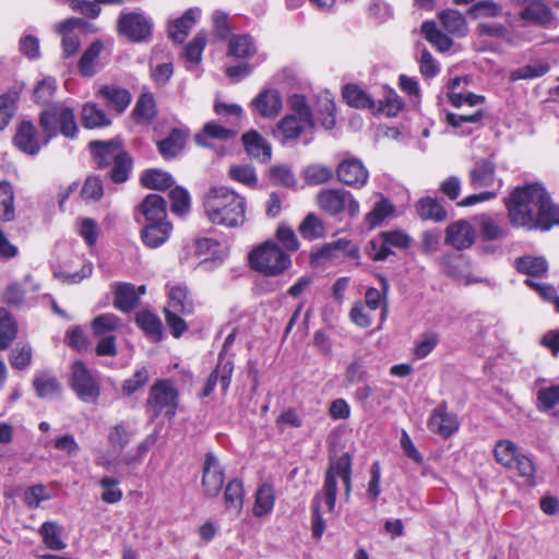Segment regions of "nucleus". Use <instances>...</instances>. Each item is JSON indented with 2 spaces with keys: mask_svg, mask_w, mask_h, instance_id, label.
Listing matches in <instances>:
<instances>
[{
  "mask_svg": "<svg viewBox=\"0 0 559 559\" xmlns=\"http://www.w3.org/2000/svg\"><path fill=\"white\" fill-rule=\"evenodd\" d=\"M503 203L513 227L547 233L559 226V204L540 181L514 187L503 198Z\"/></svg>",
  "mask_w": 559,
  "mask_h": 559,
  "instance_id": "nucleus-1",
  "label": "nucleus"
},
{
  "mask_svg": "<svg viewBox=\"0 0 559 559\" xmlns=\"http://www.w3.org/2000/svg\"><path fill=\"white\" fill-rule=\"evenodd\" d=\"M246 206V199L225 186L211 187L203 198V209L207 219L228 228H235L245 223Z\"/></svg>",
  "mask_w": 559,
  "mask_h": 559,
  "instance_id": "nucleus-2",
  "label": "nucleus"
},
{
  "mask_svg": "<svg viewBox=\"0 0 559 559\" xmlns=\"http://www.w3.org/2000/svg\"><path fill=\"white\" fill-rule=\"evenodd\" d=\"M38 124L43 131V145H48L59 134L69 140L76 139L79 134L74 109L61 102L43 108L38 115Z\"/></svg>",
  "mask_w": 559,
  "mask_h": 559,
  "instance_id": "nucleus-3",
  "label": "nucleus"
},
{
  "mask_svg": "<svg viewBox=\"0 0 559 559\" xmlns=\"http://www.w3.org/2000/svg\"><path fill=\"white\" fill-rule=\"evenodd\" d=\"M180 405V393L171 379H157L150 388L145 402V413L150 423L160 415L173 420Z\"/></svg>",
  "mask_w": 559,
  "mask_h": 559,
  "instance_id": "nucleus-4",
  "label": "nucleus"
},
{
  "mask_svg": "<svg viewBox=\"0 0 559 559\" xmlns=\"http://www.w3.org/2000/svg\"><path fill=\"white\" fill-rule=\"evenodd\" d=\"M248 262L251 270L266 277L280 276L292 266L290 255L271 239L252 249Z\"/></svg>",
  "mask_w": 559,
  "mask_h": 559,
  "instance_id": "nucleus-5",
  "label": "nucleus"
},
{
  "mask_svg": "<svg viewBox=\"0 0 559 559\" xmlns=\"http://www.w3.org/2000/svg\"><path fill=\"white\" fill-rule=\"evenodd\" d=\"M353 457L348 452H343L336 457H330L329 467L324 473L323 493L324 502L330 512H333L337 496V477L344 485L345 496L352 492Z\"/></svg>",
  "mask_w": 559,
  "mask_h": 559,
  "instance_id": "nucleus-6",
  "label": "nucleus"
},
{
  "mask_svg": "<svg viewBox=\"0 0 559 559\" xmlns=\"http://www.w3.org/2000/svg\"><path fill=\"white\" fill-rule=\"evenodd\" d=\"M318 206L329 216H338L346 212L350 218L359 214V202L345 189H322L317 197Z\"/></svg>",
  "mask_w": 559,
  "mask_h": 559,
  "instance_id": "nucleus-7",
  "label": "nucleus"
},
{
  "mask_svg": "<svg viewBox=\"0 0 559 559\" xmlns=\"http://www.w3.org/2000/svg\"><path fill=\"white\" fill-rule=\"evenodd\" d=\"M69 385L84 403H95L100 395V385L86 364L76 359L71 364Z\"/></svg>",
  "mask_w": 559,
  "mask_h": 559,
  "instance_id": "nucleus-8",
  "label": "nucleus"
},
{
  "mask_svg": "<svg viewBox=\"0 0 559 559\" xmlns=\"http://www.w3.org/2000/svg\"><path fill=\"white\" fill-rule=\"evenodd\" d=\"M225 483V468L213 451H207L202 465L201 488L205 499L217 498Z\"/></svg>",
  "mask_w": 559,
  "mask_h": 559,
  "instance_id": "nucleus-9",
  "label": "nucleus"
},
{
  "mask_svg": "<svg viewBox=\"0 0 559 559\" xmlns=\"http://www.w3.org/2000/svg\"><path fill=\"white\" fill-rule=\"evenodd\" d=\"M117 29L120 35L132 43L148 41L153 33V23L143 13L122 12L117 22Z\"/></svg>",
  "mask_w": 559,
  "mask_h": 559,
  "instance_id": "nucleus-10",
  "label": "nucleus"
},
{
  "mask_svg": "<svg viewBox=\"0 0 559 559\" xmlns=\"http://www.w3.org/2000/svg\"><path fill=\"white\" fill-rule=\"evenodd\" d=\"M133 217L136 224L168 219L165 198L157 193L145 195L135 206Z\"/></svg>",
  "mask_w": 559,
  "mask_h": 559,
  "instance_id": "nucleus-11",
  "label": "nucleus"
},
{
  "mask_svg": "<svg viewBox=\"0 0 559 559\" xmlns=\"http://www.w3.org/2000/svg\"><path fill=\"white\" fill-rule=\"evenodd\" d=\"M336 178L345 186L360 189L369 179V171L361 159L348 157L343 159L336 167Z\"/></svg>",
  "mask_w": 559,
  "mask_h": 559,
  "instance_id": "nucleus-12",
  "label": "nucleus"
},
{
  "mask_svg": "<svg viewBox=\"0 0 559 559\" xmlns=\"http://www.w3.org/2000/svg\"><path fill=\"white\" fill-rule=\"evenodd\" d=\"M427 428L432 433L448 439L460 429V423L455 414L448 412V404L443 401L432 409L427 420Z\"/></svg>",
  "mask_w": 559,
  "mask_h": 559,
  "instance_id": "nucleus-13",
  "label": "nucleus"
},
{
  "mask_svg": "<svg viewBox=\"0 0 559 559\" xmlns=\"http://www.w3.org/2000/svg\"><path fill=\"white\" fill-rule=\"evenodd\" d=\"M495 154L488 157L473 158V167L468 171V183L473 189L489 188L496 180Z\"/></svg>",
  "mask_w": 559,
  "mask_h": 559,
  "instance_id": "nucleus-14",
  "label": "nucleus"
},
{
  "mask_svg": "<svg viewBox=\"0 0 559 559\" xmlns=\"http://www.w3.org/2000/svg\"><path fill=\"white\" fill-rule=\"evenodd\" d=\"M12 144L20 152L29 156H36L44 146L43 142L40 143L38 140L36 127L31 120H23L17 124Z\"/></svg>",
  "mask_w": 559,
  "mask_h": 559,
  "instance_id": "nucleus-15",
  "label": "nucleus"
},
{
  "mask_svg": "<svg viewBox=\"0 0 559 559\" xmlns=\"http://www.w3.org/2000/svg\"><path fill=\"white\" fill-rule=\"evenodd\" d=\"M139 225L141 226V240L151 249H156L164 245L169 239L173 231V224L168 219Z\"/></svg>",
  "mask_w": 559,
  "mask_h": 559,
  "instance_id": "nucleus-16",
  "label": "nucleus"
},
{
  "mask_svg": "<svg viewBox=\"0 0 559 559\" xmlns=\"http://www.w3.org/2000/svg\"><path fill=\"white\" fill-rule=\"evenodd\" d=\"M88 147L98 169L107 168L114 162L116 154L120 151H124L123 140L120 136L112 138L108 141H91Z\"/></svg>",
  "mask_w": 559,
  "mask_h": 559,
  "instance_id": "nucleus-17",
  "label": "nucleus"
},
{
  "mask_svg": "<svg viewBox=\"0 0 559 559\" xmlns=\"http://www.w3.org/2000/svg\"><path fill=\"white\" fill-rule=\"evenodd\" d=\"M444 242L459 251L467 249L475 242V230L467 221L460 219L445 228Z\"/></svg>",
  "mask_w": 559,
  "mask_h": 559,
  "instance_id": "nucleus-18",
  "label": "nucleus"
},
{
  "mask_svg": "<svg viewBox=\"0 0 559 559\" xmlns=\"http://www.w3.org/2000/svg\"><path fill=\"white\" fill-rule=\"evenodd\" d=\"M194 250L199 257L210 254L209 259L201 261V266H206L211 262L222 264L228 255V245L212 237L198 238L194 242Z\"/></svg>",
  "mask_w": 559,
  "mask_h": 559,
  "instance_id": "nucleus-19",
  "label": "nucleus"
},
{
  "mask_svg": "<svg viewBox=\"0 0 559 559\" xmlns=\"http://www.w3.org/2000/svg\"><path fill=\"white\" fill-rule=\"evenodd\" d=\"M251 106L263 118H275L283 108L280 92L275 88L262 90L251 102Z\"/></svg>",
  "mask_w": 559,
  "mask_h": 559,
  "instance_id": "nucleus-20",
  "label": "nucleus"
},
{
  "mask_svg": "<svg viewBox=\"0 0 559 559\" xmlns=\"http://www.w3.org/2000/svg\"><path fill=\"white\" fill-rule=\"evenodd\" d=\"M188 132L186 130L175 127L166 138L157 141V151L165 160L175 159L185 150Z\"/></svg>",
  "mask_w": 559,
  "mask_h": 559,
  "instance_id": "nucleus-21",
  "label": "nucleus"
},
{
  "mask_svg": "<svg viewBox=\"0 0 559 559\" xmlns=\"http://www.w3.org/2000/svg\"><path fill=\"white\" fill-rule=\"evenodd\" d=\"M243 148L251 158L267 163L272 158L271 144L257 131L249 130L241 136Z\"/></svg>",
  "mask_w": 559,
  "mask_h": 559,
  "instance_id": "nucleus-22",
  "label": "nucleus"
},
{
  "mask_svg": "<svg viewBox=\"0 0 559 559\" xmlns=\"http://www.w3.org/2000/svg\"><path fill=\"white\" fill-rule=\"evenodd\" d=\"M200 16L201 10L199 8H189L180 17L169 22L167 28L168 37L176 44L183 43Z\"/></svg>",
  "mask_w": 559,
  "mask_h": 559,
  "instance_id": "nucleus-23",
  "label": "nucleus"
},
{
  "mask_svg": "<svg viewBox=\"0 0 559 559\" xmlns=\"http://www.w3.org/2000/svg\"><path fill=\"white\" fill-rule=\"evenodd\" d=\"M157 114L153 94L150 92L141 93L131 111L133 121L139 126H148L155 120Z\"/></svg>",
  "mask_w": 559,
  "mask_h": 559,
  "instance_id": "nucleus-24",
  "label": "nucleus"
},
{
  "mask_svg": "<svg viewBox=\"0 0 559 559\" xmlns=\"http://www.w3.org/2000/svg\"><path fill=\"white\" fill-rule=\"evenodd\" d=\"M520 17L547 28H555L558 25L557 16L545 3H531L526 5L520 12Z\"/></svg>",
  "mask_w": 559,
  "mask_h": 559,
  "instance_id": "nucleus-25",
  "label": "nucleus"
},
{
  "mask_svg": "<svg viewBox=\"0 0 559 559\" xmlns=\"http://www.w3.org/2000/svg\"><path fill=\"white\" fill-rule=\"evenodd\" d=\"M415 211L421 221L441 223L448 218V212L437 197H421L415 203Z\"/></svg>",
  "mask_w": 559,
  "mask_h": 559,
  "instance_id": "nucleus-26",
  "label": "nucleus"
},
{
  "mask_svg": "<svg viewBox=\"0 0 559 559\" xmlns=\"http://www.w3.org/2000/svg\"><path fill=\"white\" fill-rule=\"evenodd\" d=\"M134 323L153 342H160L164 337L160 318L151 310H140L134 316Z\"/></svg>",
  "mask_w": 559,
  "mask_h": 559,
  "instance_id": "nucleus-27",
  "label": "nucleus"
},
{
  "mask_svg": "<svg viewBox=\"0 0 559 559\" xmlns=\"http://www.w3.org/2000/svg\"><path fill=\"white\" fill-rule=\"evenodd\" d=\"M140 301L135 286L127 282L116 283L114 290V307L123 313L131 312Z\"/></svg>",
  "mask_w": 559,
  "mask_h": 559,
  "instance_id": "nucleus-28",
  "label": "nucleus"
},
{
  "mask_svg": "<svg viewBox=\"0 0 559 559\" xmlns=\"http://www.w3.org/2000/svg\"><path fill=\"white\" fill-rule=\"evenodd\" d=\"M237 135V131L231 128H226L215 121L206 122L201 132L194 135V142L203 147H212L209 139L228 141Z\"/></svg>",
  "mask_w": 559,
  "mask_h": 559,
  "instance_id": "nucleus-29",
  "label": "nucleus"
},
{
  "mask_svg": "<svg viewBox=\"0 0 559 559\" xmlns=\"http://www.w3.org/2000/svg\"><path fill=\"white\" fill-rule=\"evenodd\" d=\"M140 185L150 190L166 191L175 186V179L166 170L147 168L140 175Z\"/></svg>",
  "mask_w": 559,
  "mask_h": 559,
  "instance_id": "nucleus-30",
  "label": "nucleus"
},
{
  "mask_svg": "<svg viewBox=\"0 0 559 559\" xmlns=\"http://www.w3.org/2000/svg\"><path fill=\"white\" fill-rule=\"evenodd\" d=\"M376 277L381 286V290L376 287H369L365 294V301L370 310H377L383 304L381 308V318L383 320L388 313L386 296L390 284L386 276L381 273L377 274Z\"/></svg>",
  "mask_w": 559,
  "mask_h": 559,
  "instance_id": "nucleus-31",
  "label": "nucleus"
},
{
  "mask_svg": "<svg viewBox=\"0 0 559 559\" xmlns=\"http://www.w3.org/2000/svg\"><path fill=\"white\" fill-rule=\"evenodd\" d=\"M342 96L348 106L357 109H376V100L365 90L355 83L342 87Z\"/></svg>",
  "mask_w": 559,
  "mask_h": 559,
  "instance_id": "nucleus-32",
  "label": "nucleus"
},
{
  "mask_svg": "<svg viewBox=\"0 0 559 559\" xmlns=\"http://www.w3.org/2000/svg\"><path fill=\"white\" fill-rule=\"evenodd\" d=\"M97 94L112 105L119 114H122L132 100V95L129 90L115 84L103 85Z\"/></svg>",
  "mask_w": 559,
  "mask_h": 559,
  "instance_id": "nucleus-33",
  "label": "nucleus"
},
{
  "mask_svg": "<svg viewBox=\"0 0 559 559\" xmlns=\"http://www.w3.org/2000/svg\"><path fill=\"white\" fill-rule=\"evenodd\" d=\"M305 126L296 115H285L276 124L274 135L281 138V143L296 141L304 132Z\"/></svg>",
  "mask_w": 559,
  "mask_h": 559,
  "instance_id": "nucleus-34",
  "label": "nucleus"
},
{
  "mask_svg": "<svg viewBox=\"0 0 559 559\" xmlns=\"http://www.w3.org/2000/svg\"><path fill=\"white\" fill-rule=\"evenodd\" d=\"M515 270L531 277H544L548 273V262L544 257L522 255L514 261Z\"/></svg>",
  "mask_w": 559,
  "mask_h": 559,
  "instance_id": "nucleus-35",
  "label": "nucleus"
},
{
  "mask_svg": "<svg viewBox=\"0 0 559 559\" xmlns=\"http://www.w3.org/2000/svg\"><path fill=\"white\" fill-rule=\"evenodd\" d=\"M81 122L83 128L92 130L110 126L111 119L97 104L90 102L82 107Z\"/></svg>",
  "mask_w": 559,
  "mask_h": 559,
  "instance_id": "nucleus-36",
  "label": "nucleus"
},
{
  "mask_svg": "<svg viewBox=\"0 0 559 559\" xmlns=\"http://www.w3.org/2000/svg\"><path fill=\"white\" fill-rule=\"evenodd\" d=\"M439 19L448 33L456 37H464L467 34V22L460 11L445 9L440 12Z\"/></svg>",
  "mask_w": 559,
  "mask_h": 559,
  "instance_id": "nucleus-37",
  "label": "nucleus"
},
{
  "mask_svg": "<svg viewBox=\"0 0 559 559\" xmlns=\"http://www.w3.org/2000/svg\"><path fill=\"white\" fill-rule=\"evenodd\" d=\"M104 49V44L100 39H95L82 53L78 68L79 72L84 78H92L95 75V62Z\"/></svg>",
  "mask_w": 559,
  "mask_h": 559,
  "instance_id": "nucleus-38",
  "label": "nucleus"
},
{
  "mask_svg": "<svg viewBox=\"0 0 559 559\" xmlns=\"http://www.w3.org/2000/svg\"><path fill=\"white\" fill-rule=\"evenodd\" d=\"M112 167L108 173L110 180L115 183H123L128 181L132 167L133 159L127 151H120L116 154L112 162Z\"/></svg>",
  "mask_w": 559,
  "mask_h": 559,
  "instance_id": "nucleus-39",
  "label": "nucleus"
},
{
  "mask_svg": "<svg viewBox=\"0 0 559 559\" xmlns=\"http://www.w3.org/2000/svg\"><path fill=\"white\" fill-rule=\"evenodd\" d=\"M267 177L273 186L283 187L293 191L298 190V181L293 168L285 164L270 167Z\"/></svg>",
  "mask_w": 559,
  "mask_h": 559,
  "instance_id": "nucleus-40",
  "label": "nucleus"
},
{
  "mask_svg": "<svg viewBox=\"0 0 559 559\" xmlns=\"http://www.w3.org/2000/svg\"><path fill=\"white\" fill-rule=\"evenodd\" d=\"M275 503L274 487L270 483H263L255 491L253 514L262 518L272 512Z\"/></svg>",
  "mask_w": 559,
  "mask_h": 559,
  "instance_id": "nucleus-41",
  "label": "nucleus"
},
{
  "mask_svg": "<svg viewBox=\"0 0 559 559\" xmlns=\"http://www.w3.org/2000/svg\"><path fill=\"white\" fill-rule=\"evenodd\" d=\"M245 488L240 478L230 479L224 490V502L227 510H235L239 513L243 508Z\"/></svg>",
  "mask_w": 559,
  "mask_h": 559,
  "instance_id": "nucleus-42",
  "label": "nucleus"
},
{
  "mask_svg": "<svg viewBox=\"0 0 559 559\" xmlns=\"http://www.w3.org/2000/svg\"><path fill=\"white\" fill-rule=\"evenodd\" d=\"M442 272L450 277L460 278L463 276L468 266L465 254L460 252H451L439 258Z\"/></svg>",
  "mask_w": 559,
  "mask_h": 559,
  "instance_id": "nucleus-43",
  "label": "nucleus"
},
{
  "mask_svg": "<svg viewBox=\"0 0 559 559\" xmlns=\"http://www.w3.org/2000/svg\"><path fill=\"white\" fill-rule=\"evenodd\" d=\"M257 52L254 39L249 34L233 35L228 43V56L245 59Z\"/></svg>",
  "mask_w": 559,
  "mask_h": 559,
  "instance_id": "nucleus-44",
  "label": "nucleus"
},
{
  "mask_svg": "<svg viewBox=\"0 0 559 559\" xmlns=\"http://www.w3.org/2000/svg\"><path fill=\"white\" fill-rule=\"evenodd\" d=\"M287 104L289 109L294 112L293 115H296L308 128H314L316 120L313 112L304 94H292L287 99Z\"/></svg>",
  "mask_w": 559,
  "mask_h": 559,
  "instance_id": "nucleus-45",
  "label": "nucleus"
},
{
  "mask_svg": "<svg viewBox=\"0 0 559 559\" xmlns=\"http://www.w3.org/2000/svg\"><path fill=\"white\" fill-rule=\"evenodd\" d=\"M63 527L55 522H44L39 527L45 546L50 550H62L67 544L62 540Z\"/></svg>",
  "mask_w": 559,
  "mask_h": 559,
  "instance_id": "nucleus-46",
  "label": "nucleus"
},
{
  "mask_svg": "<svg viewBox=\"0 0 559 559\" xmlns=\"http://www.w3.org/2000/svg\"><path fill=\"white\" fill-rule=\"evenodd\" d=\"M188 289L183 285H175L168 292V308L180 312L182 316L191 314L193 305L187 300Z\"/></svg>",
  "mask_w": 559,
  "mask_h": 559,
  "instance_id": "nucleus-47",
  "label": "nucleus"
},
{
  "mask_svg": "<svg viewBox=\"0 0 559 559\" xmlns=\"http://www.w3.org/2000/svg\"><path fill=\"white\" fill-rule=\"evenodd\" d=\"M170 211L177 216H185L191 211V195L182 186H175L169 191Z\"/></svg>",
  "mask_w": 559,
  "mask_h": 559,
  "instance_id": "nucleus-48",
  "label": "nucleus"
},
{
  "mask_svg": "<svg viewBox=\"0 0 559 559\" xmlns=\"http://www.w3.org/2000/svg\"><path fill=\"white\" fill-rule=\"evenodd\" d=\"M33 388L39 399H47L61 392L58 379L47 373L36 374L33 379Z\"/></svg>",
  "mask_w": 559,
  "mask_h": 559,
  "instance_id": "nucleus-49",
  "label": "nucleus"
},
{
  "mask_svg": "<svg viewBox=\"0 0 559 559\" xmlns=\"http://www.w3.org/2000/svg\"><path fill=\"white\" fill-rule=\"evenodd\" d=\"M15 218L14 193L12 185L7 181H0V219L2 222H12Z\"/></svg>",
  "mask_w": 559,
  "mask_h": 559,
  "instance_id": "nucleus-50",
  "label": "nucleus"
},
{
  "mask_svg": "<svg viewBox=\"0 0 559 559\" xmlns=\"http://www.w3.org/2000/svg\"><path fill=\"white\" fill-rule=\"evenodd\" d=\"M57 91V81L53 76H46L38 81L33 92V100L37 105L47 108L48 105L52 104V98Z\"/></svg>",
  "mask_w": 559,
  "mask_h": 559,
  "instance_id": "nucleus-51",
  "label": "nucleus"
},
{
  "mask_svg": "<svg viewBox=\"0 0 559 559\" xmlns=\"http://www.w3.org/2000/svg\"><path fill=\"white\" fill-rule=\"evenodd\" d=\"M19 91H9L0 95V131L4 130L16 112Z\"/></svg>",
  "mask_w": 559,
  "mask_h": 559,
  "instance_id": "nucleus-52",
  "label": "nucleus"
},
{
  "mask_svg": "<svg viewBox=\"0 0 559 559\" xmlns=\"http://www.w3.org/2000/svg\"><path fill=\"white\" fill-rule=\"evenodd\" d=\"M302 177L308 186H319L329 182L334 177L331 167L321 164H310L302 170Z\"/></svg>",
  "mask_w": 559,
  "mask_h": 559,
  "instance_id": "nucleus-53",
  "label": "nucleus"
},
{
  "mask_svg": "<svg viewBox=\"0 0 559 559\" xmlns=\"http://www.w3.org/2000/svg\"><path fill=\"white\" fill-rule=\"evenodd\" d=\"M395 212L394 204L386 198L377 201L365 216L370 228L380 226L383 221Z\"/></svg>",
  "mask_w": 559,
  "mask_h": 559,
  "instance_id": "nucleus-54",
  "label": "nucleus"
},
{
  "mask_svg": "<svg viewBox=\"0 0 559 559\" xmlns=\"http://www.w3.org/2000/svg\"><path fill=\"white\" fill-rule=\"evenodd\" d=\"M119 326L120 318L111 312L98 314L91 322L94 336H108V333L118 330Z\"/></svg>",
  "mask_w": 559,
  "mask_h": 559,
  "instance_id": "nucleus-55",
  "label": "nucleus"
},
{
  "mask_svg": "<svg viewBox=\"0 0 559 559\" xmlns=\"http://www.w3.org/2000/svg\"><path fill=\"white\" fill-rule=\"evenodd\" d=\"M521 452L510 440H499L493 449L496 461L504 467L511 468Z\"/></svg>",
  "mask_w": 559,
  "mask_h": 559,
  "instance_id": "nucleus-56",
  "label": "nucleus"
},
{
  "mask_svg": "<svg viewBox=\"0 0 559 559\" xmlns=\"http://www.w3.org/2000/svg\"><path fill=\"white\" fill-rule=\"evenodd\" d=\"M121 483L120 478L104 476L99 479L98 485L103 489L100 499L107 504H115L122 500L123 492L118 487Z\"/></svg>",
  "mask_w": 559,
  "mask_h": 559,
  "instance_id": "nucleus-57",
  "label": "nucleus"
},
{
  "mask_svg": "<svg viewBox=\"0 0 559 559\" xmlns=\"http://www.w3.org/2000/svg\"><path fill=\"white\" fill-rule=\"evenodd\" d=\"M299 233L304 239L311 241L324 237L325 227L314 213H309L301 222Z\"/></svg>",
  "mask_w": 559,
  "mask_h": 559,
  "instance_id": "nucleus-58",
  "label": "nucleus"
},
{
  "mask_svg": "<svg viewBox=\"0 0 559 559\" xmlns=\"http://www.w3.org/2000/svg\"><path fill=\"white\" fill-rule=\"evenodd\" d=\"M404 106V102L396 92L393 88L388 87L384 99L380 100L379 105L376 104V109L372 112H384L388 117H395L403 110Z\"/></svg>",
  "mask_w": 559,
  "mask_h": 559,
  "instance_id": "nucleus-59",
  "label": "nucleus"
},
{
  "mask_svg": "<svg viewBox=\"0 0 559 559\" xmlns=\"http://www.w3.org/2000/svg\"><path fill=\"white\" fill-rule=\"evenodd\" d=\"M17 326L12 316L0 309V349H7L16 337Z\"/></svg>",
  "mask_w": 559,
  "mask_h": 559,
  "instance_id": "nucleus-60",
  "label": "nucleus"
},
{
  "mask_svg": "<svg viewBox=\"0 0 559 559\" xmlns=\"http://www.w3.org/2000/svg\"><path fill=\"white\" fill-rule=\"evenodd\" d=\"M440 342L439 335L433 331L425 332L415 341L413 356L416 359H424L431 354Z\"/></svg>",
  "mask_w": 559,
  "mask_h": 559,
  "instance_id": "nucleus-61",
  "label": "nucleus"
},
{
  "mask_svg": "<svg viewBox=\"0 0 559 559\" xmlns=\"http://www.w3.org/2000/svg\"><path fill=\"white\" fill-rule=\"evenodd\" d=\"M318 115L322 127L332 130L336 123V105L334 100L326 94L318 102Z\"/></svg>",
  "mask_w": 559,
  "mask_h": 559,
  "instance_id": "nucleus-62",
  "label": "nucleus"
},
{
  "mask_svg": "<svg viewBox=\"0 0 559 559\" xmlns=\"http://www.w3.org/2000/svg\"><path fill=\"white\" fill-rule=\"evenodd\" d=\"M150 374L146 367H141L134 371L132 377L126 379L121 385V396L130 397L136 391L141 390L148 382Z\"/></svg>",
  "mask_w": 559,
  "mask_h": 559,
  "instance_id": "nucleus-63",
  "label": "nucleus"
},
{
  "mask_svg": "<svg viewBox=\"0 0 559 559\" xmlns=\"http://www.w3.org/2000/svg\"><path fill=\"white\" fill-rule=\"evenodd\" d=\"M559 404V384L540 388L537 391L536 407L540 412H547Z\"/></svg>",
  "mask_w": 559,
  "mask_h": 559,
  "instance_id": "nucleus-64",
  "label": "nucleus"
}]
</instances>
